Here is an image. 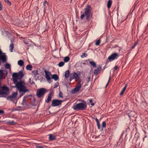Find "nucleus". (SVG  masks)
<instances>
[{"label":"nucleus","mask_w":148,"mask_h":148,"mask_svg":"<svg viewBox=\"0 0 148 148\" xmlns=\"http://www.w3.org/2000/svg\"><path fill=\"white\" fill-rule=\"evenodd\" d=\"M15 85V87L17 89L21 94L20 96L23 95L26 92H29V90L26 86V83L23 81H13Z\"/></svg>","instance_id":"f257e3e1"},{"label":"nucleus","mask_w":148,"mask_h":148,"mask_svg":"<svg viewBox=\"0 0 148 148\" xmlns=\"http://www.w3.org/2000/svg\"><path fill=\"white\" fill-rule=\"evenodd\" d=\"M92 9V8L90 5H87L84 9V14L81 15V18L82 19L84 16H86V20L88 21H90V18L92 16V14L91 12Z\"/></svg>","instance_id":"f03ea898"},{"label":"nucleus","mask_w":148,"mask_h":148,"mask_svg":"<svg viewBox=\"0 0 148 148\" xmlns=\"http://www.w3.org/2000/svg\"><path fill=\"white\" fill-rule=\"evenodd\" d=\"M27 98V96L24 97L21 103V105L23 106V108L25 110L31 108L32 107L31 105L33 106H36V105L33 104V103L29 101Z\"/></svg>","instance_id":"7ed1b4c3"},{"label":"nucleus","mask_w":148,"mask_h":148,"mask_svg":"<svg viewBox=\"0 0 148 148\" xmlns=\"http://www.w3.org/2000/svg\"><path fill=\"white\" fill-rule=\"evenodd\" d=\"M87 105L85 102L80 103L74 105L73 106V108L75 110H84L86 108Z\"/></svg>","instance_id":"20e7f679"},{"label":"nucleus","mask_w":148,"mask_h":148,"mask_svg":"<svg viewBox=\"0 0 148 148\" xmlns=\"http://www.w3.org/2000/svg\"><path fill=\"white\" fill-rule=\"evenodd\" d=\"M24 74L21 71H19L18 73H14L12 74L13 81H22L21 78L23 77Z\"/></svg>","instance_id":"39448f33"},{"label":"nucleus","mask_w":148,"mask_h":148,"mask_svg":"<svg viewBox=\"0 0 148 148\" xmlns=\"http://www.w3.org/2000/svg\"><path fill=\"white\" fill-rule=\"evenodd\" d=\"M47 92V90L44 88H42L39 89L37 91L36 95L37 97L38 98L43 96Z\"/></svg>","instance_id":"423d86ee"},{"label":"nucleus","mask_w":148,"mask_h":148,"mask_svg":"<svg viewBox=\"0 0 148 148\" xmlns=\"http://www.w3.org/2000/svg\"><path fill=\"white\" fill-rule=\"evenodd\" d=\"M119 56L117 53H112L108 58V59L106 61V64L108 63L109 61H111L117 58V57H118Z\"/></svg>","instance_id":"0eeeda50"},{"label":"nucleus","mask_w":148,"mask_h":148,"mask_svg":"<svg viewBox=\"0 0 148 148\" xmlns=\"http://www.w3.org/2000/svg\"><path fill=\"white\" fill-rule=\"evenodd\" d=\"M63 101L58 99H53L52 101L51 106L52 107L58 106L61 105Z\"/></svg>","instance_id":"6e6552de"},{"label":"nucleus","mask_w":148,"mask_h":148,"mask_svg":"<svg viewBox=\"0 0 148 148\" xmlns=\"http://www.w3.org/2000/svg\"><path fill=\"white\" fill-rule=\"evenodd\" d=\"M9 92V88L5 85L3 86L0 90V95L7 94Z\"/></svg>","instance_id":"1a4fd4ad"},{"label":"nucleus","mask_w":148,"mask_h":148,"mask_svg":"<svg viewBox=\"0 0 148 148\" xmlns=\"http://www.w3.org/2000/svg\"><path fill=\"white\" fill-rule=\"evenodd\" d=\"M75 79L76 81H78L79 80L80 78L78 75L75 72H73V73H71L69 77V80L71 82L73 79Z\"/></svg>","instance_id":"9d476101"},{"label":"nucleus","mask_w":148,"mask_h":148,"mask_svg":"<svg viewBox=\"0 0 148 148\" xmlns=\"http://www.w3.org/2000/svg\"><path fill=\"white\" fill-rule=\"evenodd\" d=\"M81 87L82 86L80 82H78L75 88L72 90V93H74L77 92L79 90Z\"/></svg>","instance_id":"9b49d317"},{"label":"nucleus","mask_w":148,"mask_h":148,"mask_svg":"<svg viewBox=\"0 0 148 148\" xmlns=\"http://www.w3.org/2000/svg\"><path fill=\"white\" fill-rule=\"evenodd\" d=\"M45 74V77L47 80L48 82L49 83L51 82V77L50 76L51 75V73L50 72L48 71H47L46 70L44 71Z\"/></svg>","instance_id":"f8f14e48"},{"label":"nucleus","mask_w":148,"mask_h":148,"mask_svg":"<svg viewBox=\"0 0 148 148\" xmlns=\"http://www.w3.org/2000/svg\"><path fill=\"white\" fill-rule=\"evenodd\" d=\"M0 60H2L3 62L6 61V56L4 53L2 54V52L0 49Z\"/></svg>","instance_id":"ddd939ff"},{"label":"nucleus","mask_w":148,"mask_h":148,"mask_svg":"<svg viewBox=\"0 0 148 148\" xmlns=\"http://www.w3.org/2000/svg\"><path fill=\"white\" fill-rule=\"evenodd\" d=\"M17 95V92H14L11 95L9 96L8 98V99L11 100L12 99H16V97Z\"/></svg>","instance_id":"4468645a"},{"label":"nucleus","mask_w":148,"mask_h":148,"mask_svg":"<svg viewBox=\"0 0 148 148\" xmlns=\"http://www.w3.org/2000/svg\"><path fill=\"white\" fill-rule=\"evenodd\" d=\"M52 92H50L48 95L47 99L45 100L47 103H49L51 100L52 98Z\"/></svg>","instance_id":"2eb2a0df"},{"label":"nucleus","mask_w":148,"mask_h":148,"mask_svg":"<svg viewBox=\"0 0 148 148\" xmlns=\"http://www.w3.org/2000/svg\"><path fill=\"white\" fill-rule=\"evenodd\" d=\"M101 66L99 65L97 69L94 70V74L97 75L99 72L101 70Z\"/></svg>","instance_id":"dca6fc26"},{"label":"nucleus","mask_w":148,"mask_h":148,"mask_svg":"<svg viewBox=\"0 0 148 148\" xmlns=\"http://www.w3.org/2000/svg\"><path fill=\"white\" fill-rule=\"evenodd\" d=\"M49 140L50 141H52L56 139V137L55 135L52 134H49Z\"/></svg>","instance_id":"f3484780"},{"label":"nucleus","mask_w":148,"mask_h":148,"mask_svg":"<svg viewBox=\"0 0 148 148\" xmlns=\"http://www.w3.org/2000/svg\"><path fill=\"white\" fill-rule=\"evenodd\" d=\"M3 122L5 123V124H8L10 125H14L16 124V123L13 121H4Z\"/></svg>","instance_id":"a211bd4d"},{"label":"nucleus","mask_w":148,"mask_h":148,"mask_svg":"<svg viewBox=\"0 0 148 148\" xmlns=\"http://www.w3.org/2000/svg\"><path fill=\"white\" fill-rule=\"evenodd\" d=\"M127 86V84H125V86L123 88L122 90H121V92H120V95L121 96L123 95L125 92V90Z\"/></svg>","instance_id":"6ab92c4d"},{"label":"nucleus","mask_w":148,"mask_h":148,"mask_svg":"<svg viewBox=\"0 0 148 148\" xmlns=\"http://www.w3.org/2000/svg\"><path fill=\"white\" fill-rule=\"evenodd\" d=\"M70 73L69 71V70H67L65 71V77L66 78H68L70 75Z\"/></svg>","instance_id":"aec40b11"},{"label":"nucleus","mask_w":148,"mask_h":148,"mask_svg":"<svg viewBox=\"0 0 148 148\" xmlns=\"http://www.w3.org/2000/svg\"><path fill=\"white\" fill-rule=\"evenodd\" d=\"M52 78L54 79L55 81L59 79L58 75L56 74L52 75Z\"/></svg>","instance_id":"412c9836"},{"label":"nucleus","mask_w":148,"mask_h":148,"mask_svg":"<svg viewBox=\"0 0 148 148\" xmlns=\"http://www.w3.org/2000/svg\"><path fill=\"white\" fill-rule=\"evenodd\" d=\"M35 144L36 146V148H45L46 147V146H40V144H38L37 143H35Z\"/></svg>","instance_id":"4be33fe9"},{"label":"nucleus","mask_w":148,"mask_h":148,"mask_svg":"<svg viewBox=\"0 0 148 148\" xmlns=\"http://www.w3.org/2000/svg\"><path fill=\"white\" fill-rule=\"evenodd\" d=\"M18 64L21 66H22L24 64V62L22 60H19L18 62Z\"/></svg>","instance_id":"5701e85b"},{"label":"nucleus","mask_w":148,"mask_h":148,"mask_svg":"<svg viewBox=\"0 0 148 148\" xmlns=\"http://www.w3.org/2000/svg\"><path fill=\"white\" fill-rule=\"evenodd\" d=\"M10 50L11 52L13 51V49L14 48V45L13 43H11L10 45Z\"/></svg>","instance_id":"b1692460"},{"label":"nucleus","mask_w":148,"mask_h":148,"mask_svg":"<svg viewBox=\"0 0 148 148\" xmlns=\"http://www.w3.org/2000/svg\"><path fill=\"white\" fill-rule=\"evenodd\" d=\"M112 3V1L111 0H109L107 3V7L108 9H109L111 6Z\"/></svg>","instance_id":"393cba45"},{"label":"nucleus","mask_w":148,"mask_h":148,"mask_svg":"<svg viewBox=\"0 0 148 148\" xmlns=\"http://www.w3.org/2000/svg\"><path fill=\"white\" fill-rule=\"evenodd\" d=\"M32 65L30 64L27 65L26 66V69L27 70L31 71L32 69Z\"/></svg>","instance_id":"a878e982"},{"label":"nucleus","mask_w":148,"mask_h":148,"mask_svg":"<svg viewBox=\"0 0 148 148\" xmlns=\"http://www.w3.org/2000/svg\"><path fill=\"white\" fill-rule=\"evenodd\" d=\"M89 63L91 65V66H93V67H96V64L93 61H90L89 62Z\"/></svg>","instance_id":"bb28decb"},{"label":"nucleus","mask_w":148,"mask_h":148,"mask_svg":"<svg viewBox=\"0 0 148 148\" xmlns=\"http://www.w3.org/2000/svg\"><path fill=\"white\" fill-rule=\"evenodd\" d=\"M70 59V58L68 56H66L65 57L64 59V62H69Z\"/></svg>","instance_id":"cd10ccee"},{"label":"nucleus","mask_w":148,"mask_h":148,"mask_svg":"<svg viewBox=\"0 0 148 148\" xmlns=\"http://www.w3.org/2000/svg\"><path fill=\"white\" fill-rule=\"evenodd\" d=\"M64 62L62 61V62H60L58 63V66L59 67H61L62 66H64Z\"/></svg>","instance_id":"c85d7f7f"},{"label":"nucleus","mask_w":148,"mask_h":148,"mask_svg":"<svg viewBox=\"0 0 148 148\" xmlns=\"http://www.w3.org/2000/svg\"><path fill=\"white\" fill-rule=\"evenodd\" d=\"M138 44V41L136 42H134V45L131 47V49H134L135 47Z\"/></svg>","instance_id":"c756f323"},{"label":"nucleus","mask_w":148,"mask_h":148,"mask_svg":"<svg viewBox=\"0 0 148 148\" xmlns=\"http://www.w3.org/2000/svg\"><path fill=\"white\" fill-rule=\"evenodd\" d=\"M88 55L86 53H83L81 56V57L82 58H84L86 57Z\"/></svg>","instance_id":"7c9ffc66"},{"label":"nucleus","mask_w":148,"mask_h":148,"mask_svg":"<svg viewBox=\"0 0 148 148\" xmlns=\"http://www.w3.org/2000/svg\"><path fill=\"white\" fill-rule=\"evenodd\" d=\"M5 67L7 69H10V66L9 64L7 63L5 66Z\"/></svg>","instance_id":"2f4dec72"},{"label":"nucleus","mask_w":148,"mask_h":148,"mask_svg":"<svg viewBox=\"0 0 148 148\" xmlns=\"http://www.w3.org/2000/svg\"><path fill=\"white\" fill-rule=\"evenodd\" d=\"M100 42V39L98 40L95 42V45H99Z\"/></svg>","instance_id":"473e14b6"},{"label":"nucleus","mask_w":148,"mask_h":148,"mask_svg":"<svg viewBox=\"0 0 148 148\" xmlns=\"http://www.w3.org/2000/svg\"><path fill=\"white\" fill-rule=\"evenodd\" d=\"M22 108H21V106H19L17 107L16 108L15 110H22Z\"/></svg>","instance_id":"72a5a7b5"},{"label":"nucleus","mask_w":148,"mask_h":148,"mask_svg":"<svg viewBox=\"0 0 148 148\" xmlns=\"http://www.w3.org/2000/svg\"><path fill=\"white\" fill-rule=\"evenodd\" d=\"M102 126L103 127H106V123L105 121H103L102 123Z\"/></svg>","instance_id":"f704fd0d"},{"label":"nucleus","mask_w":148,"mask_h":148,"mask_svg":"<svg viewBox=\"0 0 148 148\" xmlns=\"http://www.w3.org/2000/svg\"><path fill=\"white\" fill-rule=\"evenodd\" d=\"M3 71L2 70H0V79L2 77V76L3 75Z\"/></svg>","instance_id":"c9c22d12"},{"label":"nucleus","mask_w":148,"mask_h":148,"mask_svg":"<svg viewBox=\"0 0 148 148\" xmlns=\"http://www.w3.org/2000/svg\"><path fill=\"white\" fill-rule=\"evenodd\" d=\"M3 8V5L1 3V1H0V11Z\"/></svg>","instance_id":"e433bc0d"},{"label":"nucleus","mask_w":148,"mask_h":148,"mask_svg":"<svg viewBox=\"0 0 148 148\" xmlns=\"http://www.w3.org/2000/svg\"><path fill=\"white\" fill-rule=\"evenodd\" d=\"M111 78V76H110L109 77V78L107 84H106V87H107V86L108 85V84L109 83V82L110 81V80Z\"/></svg>","instance_id":"4c0bfd02"},{"label":"nucleus","mask_w":148,"mask_h":148,"mask_svg":"<svg viewBox=\"0 0 148 148\" xmlns=\"http://www.w3.org/2000/svg\"><path fill=\"white\" fill-rule=\"evenodd\" d=\"M89 102L90 103H91V105L92 106H94L95 105L94 103H92V99H91L89 100Z\"/></svg>","instance_id":"58836bf2"},{"label":"nucleus","mask_w":148,"mask_h":148,"mask_svg":"<svg viewBox=\"0 0 148 148\" xmlns=\"http://www.w3.org/2000/svg\"><path fill=\"white\" fill-rule=\"evenodd\" d=\"M59 96L60 98L63 97V95H62V93L61 92H59Z\"/></svg>","instance_id":"ea45409f"},{"label":"nucleus","mask_w":148,"mask_h":148,"mask_svg":"<svg viewBox=\"0 0 148 148\" xmlns=\"http://www.w3.org/2000/svg\"><path fill=\"white\" fill-rule=\"evenodd\" d=\"M59 86V83H56L54 85V88L57 87Z\"/></svg>","instance_id":"a19ab883"},{"label":"nucleus","mask_w":148,"mask_h":148,"mask_svg":"<svg viewBox=\"0 0 148 148\" xmlns=\"http://www.w3.org/2000/svg\"><path fill=\"white\" fill-rule=\"evenodd\" d=\"M37 71H33V73L34 75H36L38 74Z\"/></svg>","instance_id":"79ce46f5"},{"label":"nucleus","mask_w":148,"mask_h":148,"mask_svg":"<svg viewBox=\"0 0 148 148\" xmlns=\"http://www.w3.org/2000/svg\"><path fill=\"white\" fill-rule=\"evenodd\" d=\"M97 125L98 127V128L99 129L100 128V124L99 122H97Z\"/></svg>","instance_id":"37998d69"},{"label":"nucleus","mask_w":148,"mask_h":148,"mask_svg":"<svg viewBox=\"0 0 148 148\" xmlns=\"http://www.w3.org/2000/svg\"><path fill=\"white\" fill-rule=\"evenodd\" d=\"M46 4H47L48 5V3L46 1H45L43 2V5L44 6H45Z\"/></svg>","instance_id":"c03bdc74"},{"label":"nucleus","mask_w":148,"mask_h":148,"mask_svg":"<svg viewBox=\"0 0 148 148\" xmlns=\"http://www.w3.org/2000/svg\"><path fill=\"white\" fill-rule=\"evenodd\" d=\"M4 113V111L2 110H0V114H3Z\"/></svg>","instance_id":"a18cd8bd"},{"label":"nucleus","mask_w":148,"mask_h":148,"mask_svg":"<svg viewBox=\"0 0 148 148\" xmlns=\"http://www.w3.org/2000/svg\"><path fill=\"white\" fill-rule=\"evenodd\" d=\"M8 4L9 5H11V2L8 0V1L7 2Z\"/></svg>","instance_id":"49530a36"},{"label":"nucleus","mask_w":148,"mask_h":148,"mask_svg":"<svg viewBox=\"0 0 148 148\" xmlns=\"http://www.w3.org/2000/svg\"><path fill=\"white\" fill-rule=\"evenodd\" d=\"M119 68V67L117 66H115V67L114 68V69L115 70H117L118 68Z\"/></svg>","instance_id":"de8ad7c7"},{"label":"nucleus","mask_w":148,"mask_h":148,"mask_svg":"<svg viewBox=\"0 0 148 148\" xmlns=\"http://www.w3.org/2000/svg\"><path fill=\"white\" fill-rule=\"evenodd\" d=\"M14 41V39L12 38L11 40V43H13Z\"/></svg>","instance_id":"09e8293b"},{"label":"nucleus","mask_w":148,"mask_h":148,"mask_svg":"<svg viewBox=\"0 0 148 148\" xmlns=\"http://www.w3.org/2000/svg\"><path fill=\"white\" fill-rule=\"evenodd\" d=\"M95 121L97 123V122H99L98 120V119L97 118H95Z\"/></svg>","instance_id":"8fccbe9b"},{"label":"nucleus","mask_w":148,"mask_h":148,"mask_svg":"<svg viewBox=\"0 0 148 148\" xmlns=\"http://www.w3.org/2000/svg\"><path fill=\"white\" fill-rule=\"evenodd\" d=\"M95 121L97 123V122H99L98 120V119L97 118H95Z\"/></svg>","instance_id":"3c124183"},{"label":"nucleus","mask_w":148,"mask_h":148,"mask_svg":"<svg viewBox=\"0 0 148 148\" xmlns=\"http://www.w3.org/2000/svg\"><path fill=\"white\" fill-rule=\"evenodd\" d=\"M127 115L128 116V117L129 118H130L131 116V115H130V113H127Z\"/></svg>","instance_id":"603ef678"},{"label":"nucleus","mask_w":148,"mask_h":148,"mask_svg":"<svg viewBox=\"0 0 148 148\" xmlns=\"http://www.w3.org/2000/svg\"><path fill=\"white\" fill-rule=\"evenodd\" d=\"M32 100L34 102H36V100L35 99V98H34V97H33L32 98Z\"/></svg>","instance_id":"864d4df0"},{"label":"nucleus","mask_w":148,"mask_h":148,"mask_svg":"<svg viewBox=\"0 0 148 148\" xmlns=\"http://www.w3.org/2000/svg\"><path fill=\"white\" fill-rule=\"evenodd\" d=\"M4 1L5 2L7 3L8 1V0H4Z\"/></svg>","instance_id":"5fc2aeb1"},{"label":"nucleus","mask_w":148,"mask_h":148,"mask_svg":"<svg viewBox=\"0 0 148 148\" xmlns=\"http://www.w3.org/2000/svg\"><path fill=\"white\" fill-rule=\"evenodd\" d=\"M24 43H25V44H28V43H27L26 42H24Z\"/></svg>","instance_id":"6e6d98bb"},{"label":"nucleus","mask_w":148,"mask_h":148,"mask_svg":"<svg viewBox=\"0 0 148 148\" xmlns=\"http://www.w3.org/2000/svg\"><path fill=\"white\" fill-rule=\"evenodd\" d=\"M124 132H123L122 133V134H121V136H122L123 135V134H124Z\"/></svg>","instance_id":"4d7b16f0"},{"label":"nucleus","mask_w":148,"mask_h":148,"mask_svg":"<svg viewBox=\"0 0 148 148\" xmlns=\"http://www.w3.org/2000/svg\"><path fill=\"white\" fill-rule=\"evenodd\" d=\"M88 79H89V81H90V77H88Z\"/></svg>","instance_id":"13d9d810"},{"label":"nucleus","mask_w":148,"mask_h":148,"mask_svg":"<svg viewBox=\"0 0 148 148\" xmlns=\"http://www.w3.org/2000/svg\"><path fill=\"white\" fill-rule=\"evenodd\" d=\"M105 66H105L104 67H103V69H104L105 68Z\"/></svg>","instance_id":"bf43d9fd"}]
</instances>
